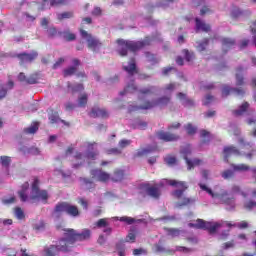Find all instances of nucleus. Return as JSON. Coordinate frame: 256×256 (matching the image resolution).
Returning a JSON list of instances; mask_svg holds the SVG:
<instances>
[{
	"mask_svg": "<svg viewBox=\"0 0 256 256\" xmlns=\"http://www.w3.org/2000/svg\"><path fill=\"white\" fill-rule=\"evenodd\" d=\"M164 231H166L169 237H179L181 235V230L177 228H164Z\"/></svg>",
	"mask_w": 256,
	"mask_h": 256,
	"instance_id": "nucleus-37",
	"label": "nucleus"
},
{
	"mask_svg": "<svg viewBox=\"0 0 256 256\" xmlns=\"http://www.w3.org/2000/svg\"><path fill=\"white\" fill-rule=\"evenodd\" d=\"M230 93H234L235 95H240L241 97H243V95H245V89L224 86L222 89V97H229Z\"/></svg>",
	"mask_w": 256,
	"mask_h": 256,
	"instance_id": "nucleus-19",
	"label": "nucleus"
},
{
	"mask_svg": "<svg viewBox=\"0 0 256 256\" xmlns=\"http://www.w3.org/2000/svg\"><path fill=\"white\" fill-rule=\"evenodd\" d=\"M196 31H203L204 33H209L211 31V25L201 21L199 18H195Z\"/></svg>",
	"mask_w": 256,
	"mask_h": 256,
	"instance_id": "nucleus-23",
	"label": "nucleus"
},
{
	"mask_svg": "<svg viewBox=\"0 0 256 256\" xmlns=\"http://www.w3.org/2000/svg\"><path fill=\"white\" fill-rule=\"evenodd\" d=\"M191 203H195V199L193 198H183L182 201L179 203L180 207H185L187 205H191Z\"/></svg>",
	"mask_w": 256,
	"mask_h": 256,
	"instance_id": "nucleus-48",
	"label": "nucleus"
},
{
	"mask_svg": "<svg viewBox=\"0 0 256 256\" xmlns=\"http://www.w3.org/2000/svg\"><path fill=\"white\" fill-rule=\"evenodd\" d=\"M27 189H29V182H26L22 186V190L18 192L20 200L25 203V201L29 200V196L27 195Z\"/></svg>",
	"mask_w": 256,
	"mask_h": 256,
	"instance_id": "nucleus-32",
	"label": "nucleus"
},
{
	"mask_svg": "<svg viewBox=\"0 0 256 256\" xmlns=\"http://www.w3.org/2000/svg\"><path fill=\"white\" fill-rule=\"evenodd\" d=\"M171 103V98L167 96H163L158 98L155 101H145L143 105L137 106V105H130L128 107V113H133L135 111H141L145 110L147 111L148 109H153V107H157V105H160L161 107H165L166 105H169Z\"/></svg>",
	"mask_w": 256,
	"mask_h": 256,
	"instance_id": "nucleus-3",
	"label": "nucleus"
},
{
	"mask_svg": "<svg viewBox=\"0 0 256 256\" xmlns=\"http://www.w3.org/2000/svg\"><path fill=\"white\" fill-rule=\"evenodd\" d=\"M39 184H40L39 178L34 177V181L31 186L30 200L33 202L44 201L45 203H47V199H49V193L47 192V190H41L39 188Z\"/></svg>",
	"mask_w": 256,
	"mask_h": 256,
	"instance_id": "nucleus-5",
	"label": "nucleus"
},
{
	"mask_svg": "<svg viewBox=\"0 0 256 256\" xmlns=\"http://www.w3.org/2000/svg\"><path fill=\"white\" fill-rule=\"evenodd\" d=\"M88 99L89 97L87 96V94H82L81 97L78 98V106L86 107Z\"/></svg>",
	"mask_w": 256,
	"mask_h": 256,
	"instance_id": "nucleus-46",
	"label": "nucleus"
},
{
	"mask_svg": "<svg viewBox=\"0 0 256 256\" xmlns=\"http://www.w3.org/2000/svg\"><path fill=\"white\" fill-rule=\"evenodd\" d=\"M142 189H144L145 193L149 197H152V199H159L161 197V190L157 186L145 183L142 185Z\"/></svg>",
	"mask_w": 256,
	"mask_h": 256,
	"instance_id": "nucleus-15",
	"label": "nucleus"
},
{
	"mask_svg": "<svg viewBox=\"0 0 256 256\" xmlns=\"http://www.w3.org/2000/svg\"><path fill=\"white\" fill-rule=\"evenodd\" d=\"M51 7H59L61 5H67V0H51Z\"/></svg>",
	"mask_w": 256,
	"mask_h": 256,
	"instance_id": "nucleus-52",
	"label": "nucleus"
},
{
	"mask_svg": "<svg viewBox=\"0 0 256 256\" xmlns=\"http://www.w3.org/2000/svg\"><path fill=\"white\" fill-rule=\"evenodd\" d=\"M231 167H232L233 171H237L240 173L249 171V169H251V167L247 164H231Z\"/></svg>",
	"mask_w": 256,
	"mask_h": 256,
	"instance_id": "nucleus-35",
	"label": "nucleus"
},
{
	"mask_svg": "<svg viewBox=\"0 0 256 256\" xmlns=\"http://www.w3.org/2000/svg\"><path fill=\"white\" fill-rule=\"evenodd\" d=\"M60 251H62L63 253H68V251H71V249L67 245V241H65V238L60 239L57 245H50L49 247H46L44 249V253L46 256L59 255Z\"/></svg>",
	"mask_w": 256,
	"mask_h": 256,
	"instance_id": "nucleus-6",
	"label": "nucleus"
},
{
	"mask_svg": "<svg viewBox=\"0 0 256 256\" xmlns=\"http://www.w3.org/2000/svg\"><path fill=\"white\" fill-rule=\"evenodd\" d=\"M231 15L233 19H238V17H241L243 15V12L241 11V9L235 7L233 8Z\"/></svg>",
	"mask_w": 256,
	"mask_h": 256,
	"instance_id": "nucleus-57",
	"label": "nucleus"
},
{
	"mask_svg": "<svg viewBox=\"0 0 256 256\" xmlns=\"http://www.w3.org/2000/svg\"><path fill=\"white\" fill-rule=\"evenodd\" d=\"M160 34L152 35V36H145L143 40L139 41H132V40H125V39H118L116 41L118 48L117 53L120 57H127L129 55V51L131 53H137V51H141V49H145V47H150L153 41H160L163 42V39Z\"/></svg>",
	"mask_w": 256,
	"mask_h": 256,
	"instance_id": "nucleus-1",
	"label": "nucleus"
},
{
	"mask_svg": "<svg viewBox=\"0 0 256 256\" xmlns=\"http://www.w3.org/2000/svg\"><path fill=\"white\" fill-rule=\"evenodd\" d=\"M17 59L20 61V65H25V63H33L37 57H39V53L37 51H32L29 53H20L16 55Z\"/></svg>",
	"mask_w": 256,
	"mask_h": 256,
	"instance_id": "nucleus-14",
	"label": "nucleus"
},
{
	"mask_svg": "<svg viewBox=\"0 0 256 256\" xmlns=\"http://www.w3.org/2000/svg\"><path fill=\"white\" fill-rule=\"evenodd\" d=\"M123 69L126 71V73H128V75H135V73H139L137 70V62L135 61V58H131L128 66H124Z\"/></svg>",
	"mask_w": 256,
	"mask_h": 256,
	"instance_id": "nucleus-20",
	"label": "nucleus"
},
{
	"mask_svg": "<svg viewBox=\"0 0 256 256\" xmlns=\"http://www.w3.org/2000/svg\"><path fill=\"white\" fill-rule=\"evenodd\" d=\"M135 239H137V236L135 235V232L131 230L126 236V243H135Z\"/></svg>",
	"mask_w": 256,
	"mask_h": 256,
	"instance_id": "nucleus-49",
	"label": "nucleus"
},
{
	"mask_svg": "<svg viewBox=\"0 0 256 256\" xmlns=\"http://www.w3.org/2000/svg\"><path fill=\"white\" fill-rule=\"evenodd\" d=\"M39 79H41V74L39 72H34L28 77L23 72L18 74V81H20V83H25L26 85H37Z\"/></svg>",
	"mask_w": 256,
	"mask_h": 256,
	"instance_id": "nucleus-10",
	"label": "nucleus"
},
{
	"mask_svg": "<svg viewBox=\"0 0 256 256\" xmlns=\"http://www.w3.org/2000/svg\"><path fill=\"white\" fill-rule=\"evenodd\" d=\"M214 100H215V97L213 95L208 94L205 97V101L203 105H210L211 103H213Z\"/></svg>",
	"mask_w": 256,
	"mask_h": 256,
	"instance_id": "nucleus-64",
	"label": "nucleus"
},
{
	"mask_svg": "<svg viewBox=\"0 0 256 256\" xmlns=\"http://www.w3.org/2000/svg\"><path fill=\"white\" fill-rule=\"evenodd\" d=\"M68 89H71L72 93H79L84 91L85 87L83 84L72 85L71 83H68Z\"/></svg>",
	"mask_w": 256,
	"mask_h": 256,
	"instance_id": "nucleus-39",
	"label": "nucleus"
},
{
	"mask_svg": "<svg viewBox=\"0 0 256 256\" xmlns=\"http://www.w3.org/2000/svg\"><path fill=\"white\" fill-rule=\"evenodd\" d=\"M200 137L202 138V143H209V141H211V132L202 129L200 130Z\"/></svg>",
	"mask_w": 256,
	"mask_h": 256,
	"instance_id": "nucleus-36",
	"label": "nucleus"
},
{
	"mask_svg": "<svg viewBox=\"0 0 256 256\" xmlns=\"http://www.w3.org/2000/svg\"><path fill=\"white\" fill-rule=\"evenodd\" d=\"M145 55L148 63H152V65H157V63H159V59L157 58V56H155V54L151 52H146Z\"/></svg>",
	"mask_w": 256,
	"mask_h": 256,
	"instance_id": "nucleus-38",
	"label": "nucleus"
},
{
	"mask_svg": "<svg viewBox=\"0 0 256 256\" xmlns=\"http://www.w3.org/2000/svg\"><path fill=\"white\" fill-rule=\"evenodd\" d=\"M189 227H194L195 229H204V231H208L210 235H213L217 233V230L219 227H221V224L198 219L196 223H190Z\"/></svg>",
	"mask_w": 256,
	"mask_h": 256,
	"instance_id": "nucleus-7",
	"label": "nucleus"
},
{
	"mask_svg": "<svg viewBox=\"0 0 256 256\" xmlns=\"http://www.w3.org/2000/svg\"><path fill=\"white\" fill-rule=\"evenodd\" d=\"M0 161L3 167H9L11 165V158L8 156H1Z\"/></svg>",
	"mask_w": 256,
	"mask_h": 256,
	"instance_id": "nucleus-53",
	"label": "nucleus"
},
{
	"mask_svg": "<svg viewBox=\"0 0 256 256\" xmlns=\"http://www.w3.org/2000/svg\"><path fill=\"white\" fill-rule=\"evenodd\" d=\"M81 181L83 182V185H85L86 189L88 191H91V189H95V182L89 178H81Z\"/></svg>",
	"mask_w": 256,
	"mask_h": 256,
	"instance_id": "nucleus-40",
	"label": "nucleus"
},
{
	"mask_svg": "<svg viewBox=\"0 0 256 256\" xmlns=\"http://www.w3.org/2000/svg\"><path fill=\"white\" fill-rule=\"evenodd\" d=\"M78 203L81 205V207H83V209H85L87 211V209H89V202L87 200H85V198H79Z\"/></svg>",
	"mask_w": 256,
	"mask_h": 256,
	"instance_id": "nucleus-62",
	"label": "nucleus"
},
{
	"mask_svg": "<svg viewBox=\"0 0 256 256\" xmlns=\"http://www.w3.org/2000/svg\"><path fill=\"white\" fill-rule=\"evenodd\" d=\"M248 109H249V102H244L241 104L239 109L232 110V115H234V117H241L245 115V113H247Z\"/></svg>",
	"mask_w": 256,
	"mask_h": 256,
	"instance_id": "nucleus-25",
	"label": "nucleus"
},
{
	"mask_svg": "<svg viewBox=\"0 0 256 256\" xmlns=\"http://www.w3.org/2000/svg\"><path fill=\"white\" fill-rule=\"evenodd\" d=\"M177 97L182 101V105L184 107H193L195 105V102L192 99L187 98V94L183 92H179Z\"/></svg>",
	"mask_w": 256,
	"mask_h": 256,
	"instance_id": "nucleus-24",
	"label": "nucleus"
},
{
	"mask_svg": "<svg viewBox=\"0 0 256 256\" xmlns=\"http://www.w3.org/2000/svg\"><path fill=\"white\" fill-rule=\"evenodd\" d=\"M223 179H233V177H235V172L233 170H224L221 173Z\"/></svg>",
	"mask_w": 256,
	"mask_h": 256,
	"instance_id": "nucleus-47",
	"label": "nucleus"
},
{
	"mask_svg": "<svg viewBox=\"0 0 256 256\" xmlns=\"http://www.w3.org/2000/svg\"><path fill=\"white\" fill-rule=\"evenodd\" d=\"M116 249L119 256H125V243L123 241L116 244Z\"/></svg>",
	"mask_w": 256,
	"mask_h": 256,
	"instance_id": "nucleus-45",
	"label": "nucleus"
},
{
	"mask_svg": "<svg viewBox=\"0 0 256 256\" xmlns=\"http://www.w3.org/2000/svg\"><path fill=\"white\" fill-rule=\"evenodd\" d=\"M183 53H184L185 60L188 63H192V61H195V53L194 52H189V50L184 49Z\"/></svg>",
	"mask_w": 256,
	"mask_h": 256,
	"instance_id": "nucleus-41",
	"label": "nucleus"
},
{
	"mask_svg": "<svg viewBox=\"0 0 256 256\" xmlns=\"http://www.w3.org/2000/svg\"><path fill=\"white\" fill-rule=\"evenodd\" d=\"M137 91V85H135V80L128 84L123 91L120 92V95H127V93H135Z\"/></svg>",
	"mask_w": 256,
	"mask_h": 256,
	"instance_id": "nucleus-34",
	"label": "nucleus"
},
{
	"mask_svg": "<svg viewBox=\"0 0 256 256\" xmlns=\"http://www.w3.org/2000/svg\"><path fill=\"white\" fill-rule=\"evenodd\" d=\"M110 177L113 183H120V181H123V179H125V170L117 168L114 170L112 176Z\"/></svg>",
	"mask_w": 256,
	"mask_h": 256,
	"instance_id": "nucleus-22",
	"label": "nucleus"
},
{
	"mask_svg": "<svg viewBox=\"0 0 256 256\" xmlns=\"http://www.w3.org/2000/svg\"><path fill=\"white\" fill-rule=\"evenodd\" d=\"M243 155L247 157V159H251L253 157V154L255 153V149H253V146L249 143L243 144L241 147Z\"/></svg>",
	"mask_w": 256,
	"mask_h": 256,
	"instance_id": "nucleus-28",
	"label": "nucleus"
},
{
	"mask_svg": "<svg viewBox=\"0 0 256 256\" xmlns=\"http://www.w3.org/2000/svg\"><path fill=\"white\" fill-rule=\"evenodd\" d=\"M120 221H122V223H127V225H133V223H135V218L123 216L120 218Z\"/></svg>",
	"mask_w": 256,
	"mask_h": 256,
	"instance_id": "nucleus-55",
	"label": "nucleus"
},
{
	"mask_svg": "<svg viewBox=\"0 0 256 256\" xmlns=\"http://www.w3.org/2000/svg\"><path fill=\"white\" fill-rule=\"evenodd\" d=\"M227 192H224L223 194H221L219 197L221 203H224V205H235V198L231 197H227Z\"/></svg>",
	"mask_w": 256,
	"mask_h": 256,
	"instance_id": "nucleus-33",
	"label": "nucleus"
},
{
	"mask_svg": "<svg viewBox=\"0 0 256 256\" xmlns=\"http://www.w3.org/2000/svg\"><path fill=\"white\" fill-rule=\"evenodd\" d=\"M165 163L168 164L169 167H173V165H177V158L173 155H168L164 159Z\"/></svg>",
	"mask_w": 256,
	"mask_h": 256,
	"instance_id": "nucleus-43",
	"label": "nucleus"
},
{
	"mask_svg": "<svg viewBox=\"0 0 256 256\" xmlns=\"http://www.w3.org/2000/svg\"><path fill=\"white\" fill-rule=\"evenodd\" d=\"M223 153H224V161L226 163H229V158L230 157H233V156L239 157V155H241V152L235 146L225 147L224 150H223Z\"/></svg>",
	"mask_w": 256,
	"mask_h": 256,
	"instance_id": "nucleus-17",
	"label": "nucleus"
},
{
	"mask_svg": "<svg viewBox=\"0 0 256 256\" xmlns=\"http://www.w3.org/2000/svg\"><path fill=\"white\" fill-rule=\"evenodd\" d=\"M64 39L65 41H75L77 39V36L71 32H65L64 33Z\"/></svg>",
	"mask_w": 256,
	"mask_h": 256,
	"instance_id": "nucleus-56",
	"label": "nucleus"
},
{
	"mask_svg": "<svg viewBox=\"0 0 256 256\" xmlns=\"http://www.w3.org/2000/svg\"><path fill=\"white\" fill-rule=\"evenodd\" d=\"M184 129L188 135H195V133H197V128L193 126L192 123H188L186 126H184Z\"/></svg>",
	"mask_w": 256,
	"mask_h": 256,
	"instance_id": "nucleus-44",
	"label": "nucleus"
},
{
	"mask_svg": "<svg viewBox=\"0 0 256 256\" xmlns=\"http://www.w3.org/2000/svg\"><path fill=\"white\" fill-rule=\"evenodd\" d=\"M129 145H131V140L122 139L119 141L120 149H125V147H129Z\"/></svg>",
	"mask_w": 256,
	"mask_h": 256,
	"instance_id": "nucleus-59",
	"label": "nucleus"
},
{
	"mask_svg": "<svg viewBox=\"0 0 256 256\" xmlns=\"http://www.w3.org/2000/svg\"><path fill=\"white\" fill-rule=\"evenodd\" d=\"M95 145H97V142H88L87 143V159H92V161H95V159H97V156L99 155V152L97 151H93V147H95Z\"/></svg>",
	"mask_w": 256,
	"mask_h": 256,
	"instance_id": "nucleus-21",
	"label": "nucleus"
},
{
	"mask_svg": "<svg viewBox=\"0 0 256 256\" xmlns=\"http://www.w3.org/2000/svg\"><path fill=\"white\" fill-rule=\"evenodd\" d=\"M90 175L92 179H95L96 181H99L100 183H107V181H110L111 174L103 171L102 169H92L90 171Z\"/></svg>",
	"mask_w": 256,
	"mask_h": 256,
	"instance_id": "nucleus-11",
	"label": "nucleus"
},
{
	"mask_svg": "<svg viewBox=\"0 0 256 256\" xmlns=\"http://www.w3.org/2000/svg\"><path fill=\"white\" fill-rule=\"evenodd\" d=\"M72 64L74 66H70L63 70L64 77H71V76L75 75V73H77V67H79V65H81V60L74 58V59H72Z\"/></svg>",
	"mask_w": 256,
	"mask_h": 256,
	"instance_id": "nucleus-18",
	"label": "nucleus"
},
{
	"mask_svg": "<svg viewBox=\"0 0 256 256\" xmlns=\"http://www.w3.org/2000/svg\"><path fill=\"white\" fill-rule=\"evenodd\" d=\"M39 131V122H33L30 127L24 128L25 135H35Z\"/></svg>",
	"mask_w": 256,
	"mask_h": 256,
	"instance_id": "nucleus-31",
	"label": "nucleus"
},
{
	"mask_svg": "<svg viewBox=\"0 0 256 256\" xmlns=\"http://www.w3.org/2000/svg\"><path fill=\"white\" fill-rule=\"evenodd\" d=\"M89 239H91V230L89 228L83 229L80 233H77L75 229H66L64 233V240L68 245V249H71L76 241H89Z\"/></svg>",
	"mask_w": 256,
	"mask_h": 256,
	"instance_id": "nucleus-2",
	"label": "nucleus"
},
{
	"mask_svg": "<svg viewBox=\"0 0 256 256\" xmlns=\"http://www.w3.org/2000/svg\"><path fill=\"white\" fill-rule=\"evenodd\" d=\"M133 255L134 256L147 255V250L145 248H136L133 250Z\"/></svg>",
	"mask_w": 256,
	"mask_h": 256,
	"instance_id": "nucleus-58",
	"label": "nucleus"
},
{
	"mask_svg": "<svg viewBox=\"0 0 256 256\" xmlns=\"http://www.w3.org/2000/svg\"><path fill=\"white\" fill-rule=\"evenodd\" d=\"M79 31L82 39H86L88 43V49H92L93 51H95L97 47H101V42L99 41V39L93 37V35L89 34V32H87L83 28H80Z\"/></svg>",
	"mask_w": 256,
	"mask_h": 256,
	"instance_id": "nucleus-9",
	"label": "nucleus"
},
{
	"mask_svg": "<svg viewBox=\"0 0 256 256\" xmlns=\"http://www.w3.org/2000/svg\"><path fill=\"white\" fill-rule=\"evenodd\" d=\"M157 91V87L155 86H148L146 88H142L139 90V95H142V97H147L149 95H155V92Z\"/></svg>",
	"mask_w": 256,
	"mask_h": 256,
	"instance_id": "nucleus-30",
	"label": "nucleus"
},
{
	"mask_svg": "<svg viewBox=\"0 0 256 256\" xmlns=\"http://www.w3.org/2000/svg\"><path fill=\"white\" fill-rule=\"evenodd\" d=\"M34 229L36 231H43V229H45V222L41 220L40 222L34 224Z\"/></svg>",
	"mask_w": 256,
	"mask_h": 256,
	"instance_id": "nucleus-61",
	"label": "nucleus"
},
{
	"mask_svg": "<svg viewBox=\"0 0 256 256\" xmlns=\"http://www.w3.org/2000/svg\"><path fill=\"white\" fill-rule=\"evenodd\" d=\"M176 87H177V84H175V83H170V84H167L165 87H164V91H168V92H172V91H175V89H176Z\"/></svg>",
	"mask_w": 256,
	"mask_h": 256,
	"instance_id": "nucleus-63",
	"label": "nucleus"
},
{
	"mask_svg": "<svg viewBox=\"0 0 256 256\" xmlns=\"http://www.w3.org/2000/svg\"><path fill=\"white\" fill-rule=\"evenodd\" d=\"M158 139L160 141H164L165 143L173 142V141H179L180 137L177 134L171 133V132H165L163 130L158 131L156 133Z\"/></svg>",
	"mask_w": 256,
	"mask_h": 256,
	"instance_id": "nucleus-16",
	"label": "nucleus"
},
{
	"mask_svg": "<svg viewBox=\"0 0 256 256\" xmlns=\"http://www.w3.org/2000/svg\"><path fill=\"white\" fill-rule=\"evenodd\" d=\"M235 77L237 87H243V85H245V77H243V67H238L236 69Z\"/></svg>",
	"mask_w": 256,
	"mask_h": 256,
	"instance_id": "nucleus-27",
	"label": "nucleus"
},
{
	"mask_svg": "<svg viewBox=\"0 0 256 256\" xmlns=\"http://www.w3.org/2000/svg\"><path fill=\"white\" fill-rule=\"evenodd\" d=\"M200 189H202V191H206V193L208 195H211V197H217V195H215V193L213 192V190H211V188L207 187L205 184H199Z\"/></svg>",
	"mask_w": 256,
	"mask_h": 256,
	"instance_id": "nucleus-50",
	"label": "nucleus"
},
{
	"mask_svg": "<svg viewBox=\"0 0 256 256\" xmlns=\"http://www.w3.org/2000/svg\"><path fill=\"white\" fill-rule=\"evenodd\" d=\"M221 43L225 53H227L229 49H233V47H235L236 41L232 38H222Z\"/></svg>",
	"mask_w": 256,
	"mask_h": 256,
	"instance_id": "nucleus-26",
	"label": "nucleus"
},
{
	"mask_svg": "<svg viewBox=\"0 0 256 256\" xmlns=\"http://www.w3.org/2000/svg\"><path fill=\"white\" fill-rule=\"evenodd\" d=\"M107 219L106 218H101L96 222V226L101 229V227H107Z\"/></svg>",
	"mask_w": 256,
	"mask_h": 256,
	"instance_id": "nucleus-60",
	"label": "nucleus"
},
{
	"mask_svg": "<svg viewBox=\"0 0 256 256\" xmlns=\"http://www.w3.org/2000/svg\"><path fill=\"white\" fill-rule=\"evenodd\" d=\"M88 115L89 117H92V119H107L109 117V112L105 108L94 106L92 107Z\"/></svg>",
	"mask_w": 256,
	"mask_h": 256,
	"instance_id": "nucleus-12",
	"label": "nucleus"
},
{
	"mask_svg": "<svg viewBox=\"0 0 256 256\" xmlns=\"http://www.w3.org/2000/svg\"><path fill=\"white\" fill-rule=\"evenodd\" d=\"M181 153L182 155H184L188 171H191V169H193L195 166L199 165L200 163H203V160L199 158H195L193 161L189 160V158L187 157V155H191V148L189 147L182 149Z\"/></svg>",
	"mask_w": 256,
	"mask_h": 256,
	"instance_id": "nucleus-13",
	"label": "nucleus"
},
{
	"mask_svg": "<svg viewBox=\"0 0 256 256\" xmlns=\"http://www.w3.org/2000/svg\"><path fill=\"white\" fill-rule=\"evenodd\" d=\"M157 151V146H148L142 150H138L135 154V157H143V155H149L151 153H155Z\"/></svg>",
	"mask_w": 256,
	"mask_h": 256,
	"instance_id": "nucleus-29",
	"label": "nucleus"
},
{
	"mask_svg": "<svg viewBox=\"0 0 256 256\" xmlns=\"http://www.w3.org/2000/svg\"><path fill=\"white\" fill-rule=\"evenodd\" d=\"M54 213L56 215H59V213H67L69 217H80L81 216V210H79V207L69 203V202H59L56 204L54 208Z\"/></svg>",
	"mask_w": 256,
	"mask_h": 256,
	"instance_id": "nucleus-4",
	"label": "nucleus"
},
{
	"mask_svg": "<svg viewBox=\"0 0 256 256\" xmlns=\"http://www.w3.org/2000/svg\"><path fill=\"white\" fill-rule=\"evenodd\" d=\"M73 17V12H64L58 15V19L63 21V19H71Z\"/></svg>",
	"mask_w": 256,
	"mask_h": 256,
	"instance_id": "nucleus-54",
	"label": "nucleus"
},
{
	"mask_svg": "<svg viewBox=\"0 0 256 256\" xmlns=\"http://www.w3.org/2000/svg\"><path fill=\"white\" fill-rule=\"evenodd\" d=\"M209 46V38H205L202 42H200L197 46V51L200 53L205 51L207 47Z\"/></svg>",
	"mask_w": 256,
	"mask_h": 256,
	"instance_id": "nucleus-42",
	"label": "nucleus"
},
{
	"mask_svg": "<svg viewBox=\"0 0 256 256\" xmlns=\"http://www.w3.org/2000/svg\"><path fill=\"white\" fill-rule=\"evenodd\" d=\"M168 184L171 187H176V190L172 192L173 197L176 199H181L183 197L185 191L189 189V184L185 181H179V180H169Z\"/></svg>",
	"mask_w": 256,
	"mask_h": 256,
	"instance_id": "nucleus-8",
	"label": "nucleus"
},
{
	"mask_svg": "<svg viewBox=\"0 0 256 256\" xmlns=\"http://www.w3.org/2000/svg\"><path fill=\"white\" fill-rule=\"evenodd\" d=\"M14 214L15 217H17L19 220L25 217V212H23V209H21V207H16L14 210Z\"/></svg>",
	"mask_w": 256,
	"mask_h": 256,
	"instance_id": "nucleus-51",
	"label": "nucleus"
}]
</instances>
